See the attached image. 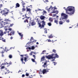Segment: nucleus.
Listing matches in <instances>:
<instances>
[{"instance_id": "1", "label": "nucleus", "mask_w": 78, "mask_h": 78, "mask_svg": "<svg viewBox=\"0 0 78 78\" xmlns=\"http://www.w3.org/2000/svg\"><path fill=\"white\" fill-rule=\"evenodd\" d=\"M63 8L65 9V10H66L67 14H70V13L68 12V11H72L70 13V14L71 15L73 14H74V12H75V7H74L70 6L68 7L66 9V7H64Z\"/></svg>"}, {"instance_id": "2", "label": "nucleus", "mask_w": 78, "mask_h": 78, "mask_svg": "<svg viewBox=\"0 0 78 78\" xmlns=\"http://www.w3.org/2000/svg\"><path fill=\"white\" fill-rule=\"evenodd\" d=\"M36 22H37L38 25H39V27L40 28V29H42V28H44V26H45V22L44 21H41L40 20H39L38 18L36 20Z\"/></svg>"}, {"instance_id": "3", "label": "nucleus", "mask_w": 78, "mask_h": 78, "mask_svg": "<svg viewBox=\"0 0 78 78\" xmlns=\"http://www.w3.org/2000/svg\"><path fill=\"white\" fill-rule=\"evenodd\" d=\"M5 30L6 33H8V35H9L10 36H12V35H14V30L12 29V28H6Z\"/></svg>"}, {"instance_id": "4", "label": "nucleus", "mask_w": 78, "mask_h": 78, "mask_svg": "<svg viewBox=\"0 0 78 78\" xmlns=\"http://www.w3.org/2000/svg\"><path fill=\"white\" fill-rule=\"evenodd\" d=\"M9 10H8V9H5V10L1 11V12L2 14H8L9 13Z\"/></svg>"}, {"instance_id": "5", "label": "nucleus", "mask_w": 78, "mask_h": 78, "mask_svg": "<svg viewBox=\"0 0 78 78\" xmlns=\"http://www.w3.org/2000/svg\"><path fill=\"white\" fill-rule=\"evenodd\" d=\"M54 56V54H52L51 55H49L46 56V58L48 59H53V56Z\"/></svg>"}, {"instance_id": "6", "label": "nucleus", "mask_w": 78, "mask_h": 78, "mask_svg": "<svg viewBox=\"0 0 78 78\" xmlns=\"http://www.w3.org/2000/svg\"><path fill=\"white\" fill-rule=\"evenodd\" d=\"M3 25L5 27V28H8L10 26V23H3Z\"/></svg>"}, {"instance_id": "7", "label": "nucleus", "mask_w": 78, "mask_h": 78, "mask_svg": "<svg viewBox=\"0 0 78 78\" xmlns=\"http://www.w3.org/2000/svg\"><path fill=\"white\" fill-rule=\"evenodd\" d=\"M49 72V71H48V70H47V69H44L42 71H40L39 72V74H40V73H42V72L43 74H45V73H46V72Z\"/></svg>"}, {"instance_id": "8", "label": "nucleus", "mask_w": 78, "mask_h": 78, "mask_svg": "<svg viewBox=\"0 0 78 78\" xmlns=\"http://www.w3.org/2000/svg\"><path fill=\"white\" fill-rule=\"evenodd\" d=\"M62 17H63V18H62V19H67V15L64 13H62L61 14Z\"/></svg>"}, {"instance_id": "9", "label": "nucleus", "mask_w": 78, "mask_h": 78, "mask_svg": "<svg viewBox=\"0 0 78 78\" xmlns=\"http://www.w3.org/2000/svg\"><path fill=\"white\" fill-rule=\"evenodd\" d=\"M30 6H28L26 7V8L27 9V12H29L30 13H31V7H30Z\"/></svg>"}, {"instance_id": "10", "label": "nucleus", "mask_w": 78, "mask_h": 78, "mask_svg": "<svg viewBox=\"0 0 78 78\" xmlns=\"http://www.w3.org/2000/svg\"><path fill=\"white\" fill-rule=\"evenodd\" d=\"M25 17L24 18H22V19L23 20L24 18H27V19H29V20H31V17L30 16L28 17V16H27V14H25Z\"/></svg>"}, {"instance_id": "11", "label": "nucleus", "mask_w": 78, "mask_h": 78, "mask_svg": "<svg viewBox=\"0 0 78 78\" xmlns=\"http://www.w3.org/2000/svg\"><path fill=\"white\" fill-rule=\"evenodd\" d=\"M31 25L32 26H33V25H36V23L34 21H32L31 22H30L29 23V25Z\"/></svg>"}, {"instance_id": "12", "label": "nucleus", "mask_w": 78, "mask_h": 78, "mask_svg": "<svg viewBox=\"0 0 78 78\" xmlns=\"http://www.w3.org/2000/svg\"><path fill=\"white\" fill-rule=\"evenodd\" d=\"M5 21L6 22H5V23H9V22H11V21L9 19H5Z\"/></svg>"}, {"instance_id": "13", "label": "nucleus", "mask_w": 78, "mask_h": 78, "mask_svg": "<svg viewBox=\"0 0 78 78\" xmlns=\"http://www.w3.org/2000/svg\"><path fill=\"white\" fill-rule=\"evenodd\" d=\"M54 55H55V56H53V58L54 59H55L56 58H59V56L57 55V53L55 54H54Z\"/></svg>"}, {"instance_id": "14", "label": "nucleus", "mask_w": 78, "mask_h": 78, "mask_svg": "<svg viewBox=\"0 0 78 78\" xmlns=\"http://www.w3.org/2000/svg\"><path fill=\"white\" fill-rule=\"evenodd\" d=\"M20 56H22V58H21V61H22V64H23V63H24V64H25V62H23V55H20Z\"/></svg>"}, {"instance_id": "15", "label": "nucleus", "mask_w": 78, "mask_h": 78, "mask_svg": "<svg viewBox=\"0 0 78 78\" xmlns=\"http://www.w3.org/2000/svg\"><path fill=\"white\" fill-rule=\"evenodd\" d=\"M4 35V33L2 30H0V36H3Z\"/></svg>"}, {"instance_id": "16", "label": "nucleus", "mask_w": 78, "mask_h": 78, "mask_svg": "<svg viewBox=\"0 0 78 78\" xmlns=\"http://www.w3.org/2000/svg\"><path fill=\"white\" fill-rule=\"evenodd\" d=\"M40 18L41 20H44V19L45 18V17L43 15H41L40 16Z\"/></svg>"}, {"instance_id": "17", "label": "nucleus", "mask_w": 78, "mask_h": 78, "mask_svg": "<svg viewBox=\"0 0 78 78\" xmlns=\"http://www.w3.org/2000/svg\"><path fill=\"white\" fill-rule=\"evenodd\" d=\"M16 8H19V7H20V4H19V3H17L16 4Z\"/></svg>"}, {"instance_id": "18", "label": "nucleus", "mask_w": 78, "mask_h": 78, "mask_svg": "<svg viewBox=\"0 0 78 78\" xmlns=\"http://www.w3.org/2000/svg\"><path fill=\"white\" fill-rule=\"evenodd\" d=\"M21 3L22 4V5L23 8H25V5H25V2H23V1L22 0Z\"/></svg>"}, {"instance_id": "19", "label": "nucleus", "mask_w": 78, "mask_h": 78, "mask_svg": "<svg viewBox=\"0 0 78 78\" xmlns=\"http://www.w3.org/2000/svg\"><path fill=\"white\" fill-rule=\"evenodd\" d=\"M59 12L57 10H56L55 11H53L52 12V13H56V14H58V13Z\"/></svg>"}, {"instance_id": "20", "label": "nucleus", "mask_w": 78, "mask_h": 78, "mask_svg": "<svg viewBox=\"0 0 78 78\" xmlns=\"http://www.w3.org/2000/svg\"><path fill=\"white\" fill-rule=\"evenodd\" d=\"M18 34L19 35H20V36H21V37L20 39H22V38H23V34H22L21 33H19Z\"/></svg>"}, {"instance_id": "21", "label": "nucleus", "mask_w": 78, "mask_h": 78, "mask_svg": "<svg viewBox=\"0 0 78 78\" xmlns=\"http://www.w3.org/2000/svg\"><path fill=\"white\" fill-rule=\"evenodd\" d=\"M6 47H5V49H4V48H3V50L2 52H1V53L3 54V53H5V51H6Z\"/></svg>"}, {"instance_id": "22", "label": "nucleus", "mask_w": 78, "mask_h": 78, "mask_svg": "<svg viewBox=\"0 0 78 78\" xmlns=\"http://www.w3.org/2000/svg\"><path fill=\"white\" fill-rule=\"evenodd\" d=\"M46 65H47V62H45L44 63V65L42 66V67H45L47 66H46Z\"/></svg>"}, {"instance_id": "23", "label": "nucleus", "mask_w": 78, "mask_h": 78, "mask_svg": "<svg viewBox=\"0 0 78 78\" xmlns=\"http://www.w3.org/2000/svg\"><path fill=\"white\" fill-rule=\"evenodd\" d=\"M45 59V57L43 56V57H41V61H44V59Z\"/></svg>"}, {"instance_id": "24", "label": "nucleus", "mask_w": 78, "mask_h": 78, "mask_svg": "<svg viewBox=\"0 0 78 78\" xmlns=\"http://www.w3.org/2000/svg\"><path fill=\"white\" fill-rule=\"evenodd\" d=\"M27 58H28V57H26L24 58V60L25 61V62H26L27 61H28V60H27V59H28Z\"/></svg>"}, {"instance_id": "25", "label": "nucleus", "mask_w": 78, "mask_h": 78, "mask_svg": "<svg viewBox=\"0 0 78 78\" xmlns=\"http://www.w3.org/2000/svg\"><path fill=\"white\" fill-rule=\"evenodd\" d=\"M59 25H62L63 24V22L61 21L59 22Z\"/></svg>"}, {"instance_id": "26", "label": "nucleus", "mask_w": 78, "mask_h": 78, "mask_svg": "<svg viewBox=\"0 0 78 78\" xmlns=\"http://www.w3.org/2000/svg\"><path fill=\"white\" fill-rule=\"evenodd\" d=\"M54 23H56L57 25L58 24V20H55Z\"/></svg>"}, {"instance_id": "27", "label": "nucleus", "mask_w": 78, "mask_h": 78, "mask_svg": "<svg viewBox=\"0 0 78 78\" xmlns=\"http://www.w3.org/2000/svg\"><path fill=\"white\" fill-rule=\"evenodd\" d=\"M49 20L50 21V22H53V19L52 18H50L49 19Z\"/></svg>"}, {"instance_id": "28", "label": "nucleus", "mask_w": 78, "mask_h": 78, "mask_svg": "<svg viewBox=\"0 0 78 78\" xmlns=\"http://www.w3.org/2000/svg\"><path fill=\"white\" fill-rule=\"evenodd\" d=\"M44 33H47V29L46 28H44Z\"/></svg>"}, {"instance_id": "29", "label": "nucleus", "mask_w": 78, "mask_h": 78, "mask_svg": "<svg viewBox=\"0 0 78 78\" xmlns=\"http://www.w3.org/2000/svg\"><path fill=\"white\" fill-rule=\"evenodd\" d=\"M53 36L51 34L50 35H49V36H48V38L50 39V38H52V37H53Z\"/></svg>"}, {"instance_id": "30", "label": "nucleus", "mask_w": 78, "mask_h": 78, "mask_svg": "<svg viewBox=\"0 0 78 78\" xmlns=\"http://www.w3.org/2000/svg\"><path fill=\"white\" fill-rule=\"evenodd\" d=\"M36 42V40H34V41H31V43H32V44H33V43H34V42Z\"/></svg>"}, {"instance_id": "31", "label": "nucleus", "mask_w": 78, "mask_h": 78, "mask_svg": "<svg viewBox=\"0 0 78 78\" xmlns=\"http://www.w3.org/2000/svg\"><path fill=\"white\" fill-rule=\"evenodd\" d=\"M9 58H10L11 59L12 58V55H9Z\"/></svg>"}, {"instance_id": "32", "label": "nucleus", "mask_w": 78, "mask_h": 78, "mask_svg": "<svg viewBox=\"0 0 78 78\" xmlns=\"http://www.w3.org/2000/svg\"><path fill=\"white\" fill-rule=\"evenodd\" d=\"M35 48V47L34 46H32L31 48V50H34Z\"/></svg>"}, {"instance_id": "33", "label": "nucleus", "mask_w": 78, "mask_h": 78, "mask_svg": "<svg viewBox=\"0 0 78 78\" xmlns=\"http://www.w3.org/2000/svg\"><path fill=\"white\" fill-rule=\"evenodd\" d=\"M24 22H25V23H26V22H27V23H28V20L26 19L25 20H24Z\"/></svg>"}, {"instance_id": "34", "label": "nucleus", "mask_w": 78, "mask_h": 78, "mask_svg": "<svg viewBox=\"0 0 78 78\" xmlns=\"http://www.w3.org/2000/svg\"><path fill=\"white\" fill-rule=\"evenodd\" d=\"M53 52L54 53H56V51L55 49H53L52 50Z\"/></svg>"}, {"instance_id": "35", "label": "nucleus", "mask_w": 78, "mask_h": 78, "mask_svg": "<svg viewBox=\"0 0 78 78\" xmlns=\"http://www.w3.org/2000/svg\"><path fill=\"white\" fill-rule=\"evenodd\" d=\"M34 58L33 59V58H32L31 59V60L32 61V62H36L35 61V60H34Z\"/></svg>"}, {"instance_id": "36", "label": "nucleus", "mask_w": 78, "mask_h": 78, "mask_svg": "<svg viewBox=\"0 0 78 78\" xmlns=\"http://www.w3.org/2000/svg\"><path fill=\"white\" fill-rule=\"evenodd\" d=\"M48 25L50 27V26H51V23H48Z\"/></svg>"}, {"instance_id": "37", "label": "nucleus", "mask_w": 78, "mask_h": 78, "mask_svg": "<svg viewBox=\"0 0 78 78\" xmlns=\"http://www.w3.org/2000/svg\"><path fill=\"white\" fill-rule=\"evenodd\" d=\"M32 40H34V39L33 38V37H31V38L30 39V41H32Z\"/></svg>"}, {"instance_id": "38", "label": "nucleus", "mask_w": 78, "mask_h": 78, "mask_svg": "<svg viewBox=\"0 0 78 78\" xmlns=\"http://www.w3.org/2000/svg\"><path fill=\"white\" fill-rule=\"evenodd\" d=\"M5 66H2L1 67V70H2V69H5Z\"/></svg>"}, {"instance_id": "39", "label": "nucleus", "mask_w": 78, "mask_h": 78, "mask_svg": "<svg viewBox=\"0 0 78 78\" xmlns=\"http://www.w3.org/2000/svg\"><path fill=\"white\" fill-rule=\"evenodd\" d=\"M11 64H12V63L11 62H10L9 63V65L7 66V67H9V66L10 65H11Z\"/></svg>"}, {"instance_id": "40", "label": "nucleus", "mask_w": 78, "mask_h": 78, "mask_svg": "<svg viewBox=\"0 0 78 78\" xmlns=\"http://www.w3.org/2000/svg\"><path fill=\"white\" fill-rule=\"evenodd\" d=\"M26 10V9H25V8H22V11H25Z\"/></svg>"}, {"instance_id": "41", "label": "nucleus", "mask_w": 78, "mask_h": 78, "mask_svg": "<svg viewBox=\"0 0 78 78\" xmlns=\"http://www.w3.org/2000/svg\"><path fill=\"white\" fill-rule=\"evenodd\" d=\"M3 23L1 25V27H0V28H2V27H3V26H4V25H3Z\"/></svg>"}, {"instance_id": "42", "label": "nucleus", "mask_w": 78, "mask_h": 78, "mask_svg": "<svg viewBox=\"0 0 78 78\" xmlns=\"http://www.w3.org/2000/svg\"><path fill=\"white\" fill-rule=\"evenodd\" d=\"M26 76H29V73H26Z\"/></svg>"}, {"instance_id": "43", "label": "nucleus", "mask_w": 78, "mask_h": 78, "mask_svg": "<svg viewBox=\"0 0 78 78\" xmlns=\"http://www.w3.org/2000/svg\"><path fill=\"white\" fill-rule=\"evenodd\" d=\"M2 65L4 66H5V65H6V63L4 62L3 63H2V65H1V66H2Z\"/></svg>"}, {"instance_id": "44", "label": "nucleus", "mask_w": 78, "mask_h": 78, "mask_svg": "<svg viewBox=\"0 0 78 78\" xmlns=\"http://www.w3.org/2000/svg\"><path fill=\"white\" fill-rule=\"evenodd\" d=\"M14 25V24H10V27H12Z\"/></svg>"}, {"instance_id": "45", "label": "nucleus", "mask_w": 78, "mask_h": 78, "mask_svg": "<svg viewBox=\"0 0 78 78\" xmlns=\"http://www.w3.org/2000/svg\"><path fill=\"white\" fill-rule=\"evenodd\" d=\"M2 41L3 42H5V41H6L5 39L3 40V38H2Z\"/></svg>"}, {"instance_id": "46", "label": "nucleus", "mask_w": 78, "mask_h": 78, "mask_svg": "<svg viewBox=\"0 0 78 78\" xmlns=\"http://www.w3.org/2000/svg\"><path fill=\"white\" fill-rule=\"evenodd\" d=\"M33 56L34 57V59H36V56H35V55H33Z\"/></svg>"}, {"instance_id": "47", "label": "nucleus", "mask_w": 78, "mask_h": 78, "mask_svg": "<svg viewBox=\"0 0 78 78\" xmlns=\"http://www.w3.org/2000/svg\"><path fill=\"white\" fill-rule=\"evenodd\" d=\"M44 2L45 3V2H48V0H44Z\"/></svg>"}, {"instance_id": "48", "label": "nucleus", "mask_w": 78, "mask_h": 78, "mask_svg": "<svg viewBox=\"0 0 78 78\" xmlns=\"http://www.w3.org/2000/svg\"><path fill=\"white\" fill-rule=\"evenodd\" d=\"M46 51H42V52L41 53V54H43V55L44 54V52H45Z\"/></svg>"}, {"instance_id": "49", "label": "nucleus", "mask_w": 78, "mask_h": 78, "mask_svg": "<svg viewBox=\"0 0 78 78\" xmlns=\"http://www.w3.org/2000/svg\"><path fill=\"white\" fill-rule=\"evenodd\" d=\"M43 13H44V14H46L47 12H46V11L44 10L43 11Z\"/></svg>"}, {"instance_id": "50", "label": "nucleus", "mask_w": 78, "mask_h": 78, "mask_svg": "<svg viewBox=\"0 0 78 78\" xmlns=\"http://www.w3.org/2000/svg\"><path fill=\"white\" fill-rule=\"evenodd\" d=\"M48 42H51V41L50 39L48 40Z\"/></svg>"}, {"instance_id": "51", "label": "nucleus", "mask_w": 78, "mask_h": 78, "mask_svg": "<svg viewBox=\"0 0 78 78\" xmlns=\"http://www.w3.org/2000/svg\"><path fill=\"white\" fill-rule=\"evenodd\" d=\"M66 22H67L68 23H69V22H70V21H69V20H66Z\"/></svg>"}, {"instance_id": "52", "label": "nucleus", "mask_w": 78, "mask_h": 78, "mask_svg": "<svg viewBox=\"0 0 78 78\" xmlns=\"http://www.w3.org/2000/svg\"><path fill=\"white\" fill-rule=\"evenodd\" d=\"M29 55H30V56H31V55H32V52H31V53H30L29 54Z\"/></svg>"}, {"instance_id": "53", "label": "nucleus", "mask_w": 78, "mask_h": 78, "mask_svg": "<svg viewBox=\"0 0 78 78\" xmlns=\"http://www.w3.org/2000/svg\"><path fill=\"white\" fill-rule=\"evenodd\" d=\"M52 8H54V10L55 9H57V8H56L55 7H53Z\"/></svg>"}, {"instance_id": "54", "label": "nucleus", "mask_w": 78, "mask_h": 78, "mask_svg": "<svg viewBox=\"0 0 78 78\" xmlns=\"http://www.w3.org/2000/svg\"><path fill=\"white\" fill-rule=\"evenodd\" d=\"M2 5H3L2 4H1L0 5V8H1Z\"/></svg>"}, {"instance_id": "55", "label": "nucleus", "mask_w": 78, "mask_h": 78, "mask_svg": "<svg viewBox=\"0 0 78 78\" xmlns=\"http://www.w3.org/2000/svg\"><path fill=\"white\" fill-rule=\"evenodd\" d=\"M25 75H24V74H23V75H22V77H25Z\"/></svg>"}, {"instance_id": "56", "label": "nucleus", "mask_w": 78, "mask_h": 78, "mask_svg": "<svg viewBox=\"0 0 78 78\" xmlns=\"http://www.w3.org/2000/svg\"><path fill=\"white\" fill-rule=\"evenodd\" d=\"M38 10L37 11H42V10L40 9H39V8H38Z\"/></svg>"}, {"instance_id": "57", "label": "nucleus", "mask_w": 78, "mask_h": 78, "mask_svg": "<svg viewBox=\"0 0 78 78\" xmlns=\"http://www.w3.org/2000/svg\"><path fill=\"white\" fill-rule=\"evenodd\" d=\"M56 15V14L53 15V17H55Z\"/></svg>"}, {"instance_id": "58", "label": "nucleus", "mask_w": 78, "mask_h": 78, "mask_svg": "<svg viewBox=\"0 0 78 78\" xmlns=\"http://www.w3.org/2000/svg\"><path fill=\"white\" fill-rule=\"evenodd\" d=\"M28 48V49H29V50H31V48L30 47Z\"/></svg>"}, {"instance_id": "59", "label": "nucleus", "mask_w": 78, "mask_h": 78, "mask_svg": "<svg viewBox=\"0 0 78 78\" xmlns=\"http://www.w3.org/2000/svg\"><path fill=\"white\" fill-rule=\"evenodd\" d=\"M31 76H29V78H33V76H32V75H31Z\"/></svg>"}, {"instance_id": "60", "label": "nucleus", "mask_w": 78, "mask_h": 78, "mask_svg": "<svg viewBox=\"0 0 78 78\" xmlns=\"http://www.w3.org/2000/svg\"><path fill=\"white\" fill-rule=\"evenodd\" d=\"M13 38V37H10V39H12Z\"/></svg>"}, {"instance_id": "61", "label": "nucleus", "mask_w": 78, "mask_h": 78, "mask_svg": "<svg viewBox=\"0 0 78 78\" xmlns=\"http://www.w3.org/2000/svg\"><path fill=\"white\" fill-rule=\"evenodd\" d=\"M7 72H8L7 73H9V70H7Z\"/></svg>"}, {"instance_id": "62", "label": "nucleus", "mask_w": 78, "mask_h": 78, "mask_svg": "<svg viewBox=\"0 0 78 78\" xmlns=\"http://www.w3.org/2000/svg\"><path fill=\"white\" fill-rule=\"evenodd\" d=\"M10 12L12 14H13V12L12 11Z\"/></svg>"}, {"instance_id": "63", "label": "nucleus", "mask_w": 78, "mask_h": 78, "mask_svg": "<svg viewBox=\"0 0 78 78\" xmlns=\"http://www.w3.org/2000/svg\"><path fill=\"white\" fill-rule=\"evenodd\" d=\"M20 72H21V70H20L18 72V73H19Z\"/></svg>"}, {"instance_id": "64", "label": "nucleus", "mask_w": 78, "mask_h": 78, "mask_svg": "<svg viewBox=\"0 0 78 78\" xmlns=\"http://www.w3.org/2000/svg\"><path fill=\"white\" fill-rule=\"evenodd\" d=\"M36 44H37V45L39 44V43H38V42H37Z\"/></svg>"}]
</instances>
